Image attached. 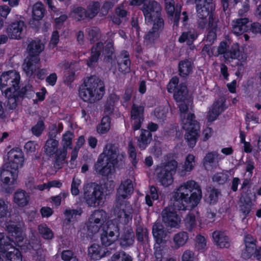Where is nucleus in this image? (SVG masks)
I'll return each mask as SVG.
<instances>
[{"label":"nucleus","instance_id":"obj_1","mask_svg":"<svg viewBox=\"0 0 261 261\" xmlns=\"http://www.w3.org/2000/svg\"><path fill=\"white\" fill-rule=\"evenodd\" d=\"M202 197L199 185L193 180L181 184L173 192L172 204L166 207L162 213V221L167 227L177 228L180 218L176 211L185 210L195 207Z\"/></svg>","mask_w":261,"mask_h":261},{"label":"nucleus","instance_id":"obj_2","mask_svg":"<svg viewBox=\"0 0 261 261\" xmlns=\"http://www.w3.org/2000/svg\"><path fill=\"white\" fill-rule=\"evenodd\" d=\"M124 155V153H120L118 147L114 144H107L95 165L96 171L102 175H109L114 171L115 166L122 160Z\"/></svg>","mask_w":261,"mask_h":261},{"label":"nucleus","instance_id":"obj_3","mask_svg":"<svg viewBox=\"0 0 261 261\" xmlns=\"http://www.w3.org/2000/svg\"><path fill=\"white\" fill-rule=\"evenodd\" d=\"M105 92L103 83L96 76L88 78L81 85L79 95L84 101L93 103L100 99Z\"/></svg>","mask_w":261,"mask_h":261},{"label":"nucleus","instance_id":"obj_4","mask_svg":"<svg viewBox=\"0 0 261 261\" xmlns=\"http://www.w3.org/2000/svg\"><path fill=\"white\" fill-rule=\"evenodd\" d=\"M0 224L9 233H15L17 242H21L24 239V225L22 222L12 221L10 217L8 209V204L0 199Z\"/></svg>","mask_w":261,"mask_h":261},{"label":"nucleus","instance_id":"obj_5","mask_svg":"<svg viewBox=\"0 0 261 261\" xmlns=\"http://www.w3.org/2000/svg\"><path fill=\"white\" fill-rule=\"evenodd\" d=\"M146 23L154 24V28L156 26L161 28L164 26V21L162 17L161 6L154 0H148L144 2L141 9Z\"/></svg>","mask_w":261,"mask_h":261},{"label":"nucleus","instance_id":"obj_6","mask_svg":"<svg viewBox=\"0 0 261 261\" xmlns=\"http://www.w3.org/2000/svg\"><path fill=\"white\" fill-rule=\"evenodd\" d=\"M20 75L14 70L7 71L2 73L0 76V88L5 96H10L12 93L14 95L19 92Z\"/></svg>","mask_w":261,"mask_h":261},{"label":"nucleus","instance_id":"obj_7","mask_svg":"<svg viewBox=\"0 0 261 261\" xmlns=\"http://www.w3.org/2000/svg\"><path fill=\"white\" fill-rule=\"evenodd\" d=\"M104 197L103 189L95 182L85 184L83 187V198L89 206L95 207L102 202Z\"/></svg>","mask_w":261,"mask_h":261},{"label":"nucleus","instance_id":"obj_8","mask_svg":"<svg viewBox=\"0 0 261 261\" xmlns=\"http://www.w3.org/2000/svg\"><path fill=\"white\" fill-rule=\"evenodd\" d=\"M178 163L172 160L162 163L156 169V173L159 182L164 187H168L173 181V175L175 173Z\"/></svg>","mask_w":261,"mask_h":261},{"label":"nucleus","instance_id":"obj_9","mask_svg":"<svg viewBox=\"0 0 261 261\" xmlns=\"http://www.w3.org/2000/svg\"><path fill=\"white\" fill-rule=\"evenodd\" d=\"M179 79L177 76L171 79L167 86V90L169 93L174 91V97L179 104H187L190 107L192 103V100L188 94L187 86L185 84L181 83L179 86L178 84Z\"/></svg>","mask_w":261,"mask_h":261},{"label":"nucleus","instance_id":"obj_10","mask_svg":"<svg viewBox=\"0 0 261 261\" xmlns=\"http://www.w3.org/2000/svg\"><path fill=\"white\" fill-rule=\"evenodd\" d=\"M196 3L197 25L199 28L203 29L206 27L211 15L216 17L214 15L215 6L212 2L204 0L196 1Z\"/></svg>","mask_w":261,"mask_h":261},{"label":"nucleus","instance_id":"obj_11","mask_svg":"<svg viewBox=\"0 0 261 261\" xmlns=\"http://www.w3.org/2000/svg\"><path fill=\"white\" fill-rule=\"evenodd\" d=\"M74 134L70 131H67L62 135L61 145L62 148L57 153L56 163L54 164V167L56 169H61L67 158V150L71 149L72 145V139Z\"/></svg>","mask_w":261,"mask_h":261},{"label":"nucleus","instance_id":"obj_12","mask_svg":"<svg viewBox=\"0 0 261 261\" xmlns=\"http://www.w3.org/2000/svg\"><path fill=\"white\" fill-rule=\"evenodd\" d=\"M132 207L126 200H116L114 214L121 223L126 224L132 220Z\"/></svg>","mask_w":261,"mask_h":261},{"label":"nucleus","instance_id":"obj_13","mask_svg":"<svg viewBox=\"0 0 261 261\" xmlns=\"http://www.w3.org/2000/svg\"><path fill=\"white\" fill-rule=\"evenodd\" d=\"M180 118L182 128L189 130L192 127H198L197 122L195 120L194 115L189 112V107L187 104L178 105Z\"/></svg>","mask_w":261,"mask_h":261},{"label":"nucleus","instance_id":"obj_14","mask_svg":"<svg viewBox=\"0 0 261 261\" xmlns=\"http://www.w3.org/2000/svg\"><path fill=\"white\" fill-rule=\"evenodd\" d=\"M106 220V213L102 210L95 211L90 216L87 225L88 231L92 234L97 233Z\"/></svg>","mask_w":261,"mask_h":261},{"label":"nucleus","instance_id":"obj_15","mask_svg":"<svg viewBox=\"0 0 261 261\" xmlns=\"http://www.w3.org/2000/svg\"><path fill=\"white\" fill-rule=\"evenodd\" d=\"M144 107L141 105L134 103L130 111L131 118L134 130L139 129L144 120Z\"/></svg>","mask_w":261,"mask_h":261},{"label":"nucleus","instance_id":"obj_16","mask_svg":"<svg viewBox=\"0 0 261 261\" xmlns=\"http://www.w3.org/2000/svg\"><path fill=\"white\" fill-rule=\"evenodd\" d=\"M220 22L216 17H213L212 15L209 18L208 23L207 24L208 27V33L205 37V41L212 45L217 38V32L219 30Z\"/></svg>","mask_w":261,"mask_h":261},{"label":"nucleus","instance_id":"obj_17","mask_svg":"<svg viewBox=\"0 0 261 261\" xmlns=\"http://www.w3.org/2000/svg\"><path fill=\"white\" fill-rule=\"evenodd\" d=\"M18 173L17 169L5 164L1 172V181L5 184L11 185L16 180Z\"/></svg>","mask_w":261,"mask_h":261},{"label":"nucleus","instance_id":"obj_18","mask_svg":"<svg viewBox=\"0 0 261 261\" xmlns=\"http://www.w3.org/2000/svg\"><path fill=\"white\" fill-rule=\"evenodd\" d=\"M7 159L8 162L5 164L18 170L23 162V153L19 149H11L7 154Z\"/></svg>","mask_w":261,"mask_h":261},{"label":"nucleus","instance_id":"obj_19","mask_svg":"<svg viewBox=\"0 0 261 261\" xmlns=\"http://www.w3.org/2000/svg\"><path fill=\"white\" fill-rule=\"evenodd\" d=\"M12 237L15 238V241L11 239L9 237L7 236L4 232H0V259L5 256L4 254L9 250L12 247H14L16 243L19 245L20 242H17L16 240L15 233L13 236L11 233ZM23 240L21 241V242Z\"/></svg>","mask_w":261,"mask_h":261},{"label":"nucleus","instance_id":"obj_20","mask_svg":"<svg viewBox=\"0 0 261 261\" xmlns=\"http://www.w3.org/2000/svg\"><path fill=\"white\" fill-rule=\"evenodd\" d=\"M134 191V186L132 180L130 179H126L122 181L117 190L116 199L126 200Z\"/></svg>","mask_w":261,"mask_h":261},{"label":"nucleus","instance_id":"obj_21","mask_svg":"<svg viewBox=\"0 0 261 261\" xmlns=\"http://www.w3.org/2000/svg\"><path fill=\"white\" fill-rule=\"evenodd\" d=\"M245 249L243 251L242 257L245 259L250 258L255 252L256 248V240L250 234H246L244 238Z\"/></svg>","mask_w":261,"mask_h":261},{"label":"nucleus","instance_id":"obj_22","mask_svg":"<svg viewBox=\"0 0 261 261\" xmlns=\"http://www.w3.org/2000/svg\"><path fill=\"white\" fill-rule=\"evenodd\" d=\"M13 202L18 207L22 208L29 203L30 200V194L22 189L17 190L13 194Z\"/></svg>","mask_w":261,"mask_h":261},{"label":"nucleus","instance_id":"obj_23","mask_svg":"<svg viewBox=\"0 0 261 261\" xmlns=\"http://www.w3.org/2000/svg\"><path fill=\"white\" fill-rule=\"evenodd\" d=\"M165 9L168 15L174 18V24L178 25L181 12V6L180 5L174 6L173 0H165Z\"/></svg>","mask_w":261,"mask_h":261},{"label":"nucleus","instance_id":"obj_24","mask_svg":"<svg viewBox=\"0 0 261 261\" xmlns=\"http://www.w3.org/2000/svg\"><path fill=\"white\" fill-rule=\"evenodd\" d=\"M39 62V57H28L24 60L22 64V68L27 76L30 77L35 74L37 69L36 64Z\"/></svg>","mask_w":261,"mask_h":261},{"label":"nucleus","instance_id":"obj_25","mask_svg":"<svg viewBox=\"0 0 261 261\" xmlns=\"http://www.w3.org/2000/svg\"><path fill=\"white\" fill-rule=\"evenodd\" d=\"M24 28L25 25L23 21H17L9 26L7 29V33L11 39H18L21 38Z\"/></svg>","mask_w":261,"mask_h":261},{"label":"nucleus","instance_id":"obj_26","mask_svg":"<svg viewBox=\"0 0 261 261\" xmlns=\"http://www.w3.org/2000/svg\"><path fill=\"white\" fill-rule=\"evenodd\" d=\"M224 59L228 61L238 59L242 63L246 61L247 56L246 54L240 51L237 44H233L230 49H228L227 53L225 54Z\"/></svg>","mask_w":261,"mask_h":261},{"label":"nucleus","instance_id":"obj_27","mask_svg":"<svg viewBox=\"0 0 261 261\" xmlns=\"http://www.w3.org/2000/svg\"><path fill=\"white\" fill-rule=\"evenodd\" d=\"M212 237L215 244L220 248H228L230 245L229 238L223 231H215L212 233Z\"/></svg>","mask_w":261,"mask_h":261},{"label":"nucleus","instance_id":"obj_28","mask_svg":"<svg viewBox=\"0 0 261 261\" xmlns=\"http://www.w3.org/2000/svg\"><path fill=\"white\" fill-rule=\"evenodd\" d=\"M49 138L46 141L44 145V151L48 155H53L55 154V161L54 164L57 161V153L59 150L58 149L59 142L58 140L53 138L52 135H49Z\"/></svg>","mask_w":261,"mask_h":261},{"label":"nucleus","instance_id":"obj_29","mask_svg":"<svg viewBox=\"0 0 261 261\" xmlns=\"http://www.w3.org/2000/svg\"><path fill=\"white\" fill-rule=\"evenodd\" d=\"M117 60L119 70L122 73H126L130 70V61L129 54L126 51H123L117 57Z\"/></svg>","mask_w":261,"mask_h":261},{"label":"nucleus","instance_id":"obj_30","mask_svg":"<svg viewBox=\"0 0 261 261\" xmlns=\"http://www.w3.org/2000/svg\"><path fill=\"white\" fill-rule=\"evenodd\" d=\"M189 236L185 231H180L175 233L172 238L171 248L173 249H178L184 246L188 242Z\"/></svg>","mask_w":261,"mask_h":261},{"label":"nucleus","instance_id":"obj_31","mask_svg":"<svg viewBox=\"0 0 261 261\" xmlns=\"http://www.w3.org/2000/svg\"><path fill=\"white\" fill-rule=\"evenodd\" d=\"M249 22L248 19L243 18L237 19L232 22V32L237 35H240L248 30L247 24Z\"/></svg>","mask_w":261,"mask_h":261},{"label":"nucleus","instance_id":"obj_32","mask_svg":"<svg viewBox=\"0 0 261 261\" xmlns=\"http://www.w3.org/2000/svg\"><path fill=\"white\" fill-rule=\"evenodd\" d=\"M137 146L141 150L145 149L152 140V134L148 130L142 129L137 137Z\"/></svg>","mask_w":261,"mask_h":261},{"label":"nucleus","instance_id":"obj_33","mask_svg":"<svg viewBox=\"0 0 261 261\" xmlns=\"http://www.w3.org/2000/svg\"><path fill=\"white\" fill-rule=\"evenodd\" d=\"M44 44L39 40H33L28 45L27 50L29 54V57H38L43 50Z\"/></svg>","mask_w":261,"mask_h":261},{"label":"nucleus","instance_id":"obj_34","mask_svg":"<svg viewBox=\"0 0 261 261\" xmlns=\"http://www.w3.org/2000/svg\"><path fill=\"white\" fill-rule=\"evenodd\" d=\"M152 233L158 244L163 243L167 236V232L164 229V226L160 223H156L153 225Z\"/></svg>","mask_w":261,"mask_h":261},{"label":"nucleus","instance_id":"obj_35","mask_svg":"<svg viewBox=\"0 0 261 261\" xmlns=\"http://www.w3.org/2000/svg\"><path fill=\"white\" fill-rule=\"evenodd\" d=\"M195 166V156L189 154L186 157L184 165L181 168H179L178 173L181 176H185L187 172H191Z\"/></svg>","mask_w":261,"mask_h":261},{"label":"nucleus","instance_id":"obj_36","mask_svg":"<svg viewBox=\"0 0 261 261\" xmlns=\"http://www.w3.org/2000/svg\"><path fill=\"white\" fill-rule=\"evenodd\" d=\"M240 211L245 216H247L251 213L252 202L250 197L246 194H243L240 200Z\"/></svg>","mask_w":261,"mask_h":261},{"label":"nucleus","instance_id":"obj_37","mask_svg":"<svg viewBox=\"0 0 261 261\" xmlns=\"http://www.w3.org/2000/svg\"><path fill=\"white\" fill-rule=\"evenodd\" d=\"M102 43L98 42L91 49V55L87 60V64L89 67H92L97 62L101 53Z\"/></svg>","mask_w":261,"mask_h":261},{"label":"nucleus","instance_id":"obj_38","mask_svg":"<svg viewBox=\"0 0 261 261\" xmlns=\"http://www.w3.org/2000/svg\"><path fill=\"white\" fill-rule=\"evenodd\" d=\"M221 159V155L217 152H209L206 154L203 158V165L206 168L212 167L213 164H216L217 166H218L219 161Z\"/></svg>","mask_w":261,"mask_h":261},{"label":"nucleus","instance_id":"obj_39","mask_svg":"<svg viewBox=\"0 0 261 261\" xmlns=\"http://www.w3.org/2000/svg\"><path fill=\"white\" fill-rule=\"evenodd\" d=\"M198 36L196 31L193 29L184 32L179 37L178 41L180 43L186 42L188 45H191Z\"/></svg>","mask_w":261,"mask_h":261},{"label":"nucleus","instance_id":"obj_40","mask_svg":"<svg viewBox=\"0 0 261 261\" xmlns=\"http://www.w3.org/2000/svg\"><path fill=\"white\" fill-rule=\"evenodd\" d=\"M154 27V24H152V30L149 31L144 37V42L146 45L152 44L155 42L159 37V32L163 30L164 26L161 28L156 26L155 29Z\"/></svg>","mask_w":261,"mask_h":261},{"label":"nucleus","instance_id":"obj_41","mask_svg":"<svg viewBox=\"0 0 261 261\" xmlns=\"http://www.w3.org/2000/svg\"><path fill=\"white\" fill-rule=\"evenodd\" d=\"M186 130L185 138L188 143V145L191 147H193L199 137V127H192L191 129Z\"/></svg>","mask_w":261,"mask_h":261},{"label":"nucleus","instance_id":"obj_42","mask_svg":"<svg viewBox=\"0 0 261 261\" xmlns=\"http://www.w3.org/2000/svg\"><path fill=\"white\" fill-rule=\"evenodd\" d=\"M134 241V234L133 230L127 229L124 230L120 239V244L123 247L132 245Z\"/></svg>","mask_w":261,"mask_h":261},{"label":"nucleus","instance_id":"obj_43","mask_svg":"<svg viewBox=\"0 0 261 261\" xmlns=\"http://www.w3.org/2000/svg\"><path fill=\"white\" fill-rule=\"evenodd\" d=\"M179 75L186 77L192 71L193 66L191 62L187 59L180 61L178 64Z\"/></svg>","mask_w":261,"mask_h":261},{"label":"nucleus","instance_id":"obj_44","mask_svg":"<svg viewBox=\"0 0 261 261\" xmlns=\"http://www.w3.org/2000/svg\"><path fill=\"white\" fill-rule=\"evenodd\" d=\"M104 251L98 244H93L88 249V255L93 259L97 260L103 257Z\"/></svg>","mask_w":261,"mask_h":261},{"label":"nucleus","instance_id":"obj_45","mask_svg":"<svg viewBox=\"0 0 261 261\" xmlns=\"http://www.w3.org/2000/svg\"><path fill=\"white\" fill-rule=\"evenodd\" d=\"M114 49L113 47V44L112 42H108L105 47L102 46L101 52L105 56L104 60L108 63H112L114 57Z\"/></svg>","mask_w":261,"mask_h":261},{"label":"nucleus","instance_id":"obj_46","mask_svg":"<svg viewBox=\"0 0 261 261\" xmlns=\"http://www.w3.org/2000/svg\"><path fill=\"white\" fill-rule=\"evenodd\" d=\"M44 14V8L43 5L41 3H36L33 7V18L36 20H39L43 17Z\"/></svg>","mask_w":261,"mask_h":261},{"label":"nucleus","instance_id":"obj_47","mask_svg":"<svg viewBox=\"0 0 261 261\" xmlns=\"http://www.w3.org/2000/svg\"><path fill=\"white\" fill-rule=\"evenodd\" d=\"M6 257L10 261H22V255L20 251L15 246L6 252Z\"/></svg>","mask_w":261,"mask_h":261},{"label":"nucleus","instance_id":"obj_48","mask_svg":"<svg viewBox=\"0 0 261 261\" xmlns=\"http://www.w3.org/2000/svg\"><path fill=\"white\" fill-rule=\"evenodd\" d=\"M83 211L81 208L78 209H71L66 208L65 210L64 214L66 218V220L68 223L72 222L75 220L76 216H81Z\"/></svg>","mask_w":261,"mask_h":261},{"label":"nucleus","instance_id":"obj_49","mask_svg":"<svg viewBox=\"0 0 261 261\" xmlns=\"http://www.w3.org/2000/svg\"><path fill=\"white\" fill-rule=\"evenodd\" d=\"M119 227L117 224L113 221H108L106 224V226L103 228V232L106 234L113 236H116L117 238L119 235Z\"/></svg>","mask_w":261,"mask_h":261},{"label":"nucleus","instance_id":"obj_50","mask_svg":"<svg viewBox=\"0 0 261 261\" xmlns=\"http://www.w3.org/2000/svg\"><path fill=\"white\" fill-rule=\"evenodd\" d=\"M39 233L45 239H51L54 237L52 231L45 224H41L38 226Z\"/></svg>","mask_w":261,"mask_h":261},{"label":"nucleus","instance_id":"obj_51","mask_svg":"<svg viewBox=\"0 0 261 261\" xmlns=\"http://www.w3.org/2000/svg\"><path fill=\"white\" fill-rule=\"evenodd\" d=\"M99 4L97 2L94 3L89 5L86 10L87 18H93L98 12Z\"/></svg>","mask_w":261,"mask_h":261},{"label":"nucleus","instance_id":"obj_52","mask_svg":"<svg viewBox=\"0 0 261 261\" xmlns=\"http://www.w3.org/2000/svg\"><path fill=\"white\" fill-rule=\"evenodd\" d=\"M159 197L156 188L154 186L150 187L149 193L147 194L145 197L146 204L150 206L152 205V200H156Z\"/></svg>","mask_w":261,"mask_h":261},{"label":"nucleus","instance_id":"obj_53","mask_svg":"<svg viewBox=\"0 0 261 261\" xmlns=\"http://www.w3.org/2000/svg\"><path fill=\"white\" fill-rule=\"evenodd\" d=\"M110 128V122L108 117H104L101 120L100 124L97 127V131L100 134H105Z\"/></svg>","mask_w":261,"mask_h":261},{"label":"nucleus","instance_id":"obj_54","mask_svg":"<svg viewBox=\"0 0 261 261\" xmlns=\"http://www.w3.org/2000/svg\"><path fill=\"white\" fill-rule=\"evenodd\" d=\"M61 257L64 261H79L76 255L70 250H63Z\"/></svg>","mask_w":261,"mask_h":261},{"label":"nucleus","instance_id":"obj_55","mask_svg":"<svg viewBox=\"0 0 261 261\" xmlns=\"http://www.w3.org/2000/svg\"><path fill=\"white\" fill-rule=\"evenodd\" d=\"M112 261H132L130 256L123 251L116 252L111 257Z\"/></svg>","mask_w":261,"mask_h":261},{"label":"nucleus","instance_id":"obj_56","mask_svg":"<svg viewBox=\"0 0 261 261\" xmlns=\"http://www.w3.org/2000/svg\"><path fill=\"white\" fill-rule=\"evenodd\" d=\"M71 14L78 20L87 18L86 10L82 7H79L73 10Z\"/></svg>","mask_w":261,"mask_h":261},{"label":"nucleus","instance_id":"obj_57","mask_svg":"<svg viewBox=\"0 0 261 261\" xmlns=\"http://www.w3.org/2000/svg\"><path fill=\"white\" fill-rule=\"evenodd\" d=\"M117 239L116 236H113L106 234L103 232L101 234V241L103 245L109 246Z\"/></svg>","mask_w":261,"mask_h":261},{"label":"nucleus","instance_id":"obj_58","mask_svg":"<svg viewBox=\"0 0 261 261\" xmlns=\"http://www.w3.org/2000/svg\"><path fill=\"white\" fill-rule=\"evenodd\" d=\"M89 39L91 42H95L100 38V32L97 28H91L88 29Z\"/></svg>","mask_w":261,"mask_h":261},{"label":"nucleus","instance_id":"obj_59","mask_svg":"<svg viewBox=\"0 0 261 261\" xmlns=\"http://www.w3.org/2000/svg\"><path fill=\"white\" fill-rule=\"evenodd\" d=\"M224 99L221 97L213 104L211 110L215 113L218 112V115H219L224 110Z\"/></svg>","mask_w":261,"mask_h":261},{"label":"nucleus","instance_id":"obj_60","mask_svg":"<svg viewBox=\"0 0 261 261\" xmlns=\"http://www.w3.org/2000/svg\"><path fill=\"white\" fill-rule=\"evenodd\" d=\"M148 232L146 228L138 226L136 230L137 239L140 242H143L148 238Z\"/></svg>","mask_w":261,"mask_h":261},{"label":"nucleus","instance_id":"obj_61","mask_svg":"<svg viewBox=\"0 0 261 261\" xmlns=\"http://www.w3.org/2000/svg\"><path fill=\"white\" fill-rule=\"evenodd\" d=\"M168 112V108L165 107H159L154 110V115L158 119L163 120L166 117Z\"/></svg>","mask_w":261,"mask_h":261},{"label":"nucleus","instance_id":"obj_62","mask_svg":"<svg viewBox=\"0 0 261 261\" xmlns=\"http://www.w3.org/2000/svg\"><path fill=\"white\" fill-rule=\"evenodd\" d=\"M19 95V92H16V94L14 95L13 93H12L10 96H5L6 97L8 98L7 107L11 110L15 109L17 107V100L16 97Z\"/></svg>","mask_w":261,"mask_h":261},{"label":"nucleus","instance_id":"obj_63","mask_svg":"<svg viewBox=\"0 0 261 261\" xmlns=\"http://www.w3.org/2000/svg\"><path fill=\"white\" fill-rule=\"evenodd\" d=\"M81 184V179L75 178L74 177L72 179L71 186V192L72 195L74 196L77 195L80 191L79 189V187Z\"/></svg>","mask_w":261,"mask_h":261},{"label":"nucleus","instance_id":"obj_64","mask_svg":"<svg viewBox=\"0 0 261 261\" xmlns=\"http://www.w3.org/2000/svg\"><path fill=\"white\" fill-rule=\"evenodd\" d=\"M195 246L198 250H203L206 246V242L205 238L201 235H198L195 239Z\"/></svg>","mask_w":261,"mask_h":261}]
</instances>
